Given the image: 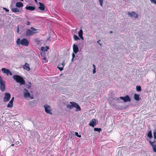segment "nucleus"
I'll list each match as a JSON object with an SVG mask.
<instances>
[{
    "instance_id": "8",
    "label": "nucleus",
    "mask_w": 156,
    "mask_h": 156,
    "mask_svg": "<svg viewBox=\"0 0 156 156\" xmlns=\"http://www.w3.org/2000/svg\"><path fill=\"white\" fill-rule=\"evenodd\" d=\"M2 71L4 73L6 74L7 76H12V75L11 71L7 69L3 68L2 69Z\"/></svg>"
},
{
    "instance_id": "30",
    "label": "nucleus",
    "mask_w": 156,
    "mask_h": 156,
    "mask_svg": "<svg viewBox=\"0 0 156 156\" xmlns=\"http://www.w3.org/2000/svg\"><path fill=\"white\" fill-rule=\"evenodd\" d=\"M153 136L154 140H156V130H154Z\"/></svg>"
},
{
    "instance_id": "16",
    "label": "nucleus",
    "mask_w": 156,
    "mask_h": 156,
    "mask_svg": "<svg viewBox=\"0 0 156 156\" xmlns=\"http://www.w3.org/2000/svg\"><path fill=\"white\" fill-rule=\"evenodd\" d=\"M11 10L12 12H15V13H16V12H22V10H20L19 9H18L17 8H11Z\"/></svg>"
},
{
    "instance_id": "37",
    "label": "nucleus",
    "mask_w": 156,
    "mask_h": 156,
    "mask_svg": "<svg viewBox=\"0 0 156 156\" xmlns=\"http://www.w3.org/2000/svg\"><path fill=\"white\" fill-rule=\"evenodd\" d=\"M26 24H27V25L28 26H29V25H30V22H29V21H27V23H26Z\"/></svg>"
},
{
    "instance_id": "22",
    "label": "nucleus",
    "mask_w": 156,
    "mask_h": 156,
    "mask_svg": "<svg viewBox=\"0 0 156 156\" xmlns=\"http://www.w3.org/2000/svg\"><path fill=\"white\" fill-rule=\"evenodd\" d=\"M83 31L81 29L79 30V32H78V35L79 37H80V39L82 40L84 39V38L83 37Z\"/></svg>"
},
{
    "instance_id": "26",
    "label": "nucleus",
    "mask_w": 156,
    "mask_h": 156,
    "mask_svg": "<svg viewBox=\"0 0 156 156\" xmlns=\"http://www.w3.org/2000/svg\"><path fill=\"white\" fill-rule=\"evenodd\" d=\"M42 62L43 63H45L46 62V56L42 57Z\"/></svg>"
},
{
    "instance_id": "7",
    "label": "nucleus",
    "mask_w": 156,
    "mask_h": 156,
    "mask_svg": "<svg viewBox=\"0 0 156 156\" xmlns=\"http://www.w3.org/2000/svg\"><path fill=\"white\" fill-rule=\"evenodd\" d=\"M11 98V94L9 93H5V97L3 98V101L8 102L9 101Z\"/></svg>"
},
{
    "instance_id": "45",
    "label": "nucleus",
    "mask_w": 156,
    "mask_h": 156,
    "mask_svg": "<svg viewBox=\"0 0 156 156\" xmlns=\"http://www.w3.org/2000/svg\"><path fill=\"white\" fill-rule=\"evenodd\" d=\"M112 33V31H110V33L111 34V33Z\"/></svg>"
},
{
    "instance_id": "34",
    "label": "nucleus",
    "mask_w": 156,
    "mask_h": 156,
    "mask_svg": "<svg viewBox=\"0 0 156 156\" xmlns=\"http://www.w3.org/2000/svg\"><path fill=\"white\" fill-rule=\"evenodd\" d=\"M99 2V3H100V5L101 6H102V4L103 3V0H98Z\"/></svg>"
},
{
    "instance_id": "1",
    "label": "nucleus",
    "mask_w": 156,
    "mask_h": 156,
    "mask_svg": "<svg viewBox=\"0 0 156 156\" xmlns=\"http://www.w3.org/2000/svg\"><path fill=\"white\" fill-rule=\"evenodd\" d=\"M38 33V29L35 28L33 27H31L30 29H28L26 30L25 35L26 37L32 36L34 34Z\"/></svg>"
},
{
    "instance_id": "14",
    "label": "nucleus",
    "mask_w": 156,
    "mask_h": 156,
    "mask_svg": "<svg viewBox=\"0 0 156 156\" xmlns=\"http://www.w3.org/2000/svg\"><path fill=\"white\" fill-rule=\"evenodd\" d=\"M128 14L129 16L131 17H135V18H137L138 16V15L136 13L134 12H128Z\"/></svg>"
},
{
    "instance_id": "39",
    "label": "nucleus",
    "mask_w": 156,
    "mask_h": 156,
    "mask_svg": "<svg viewBox=\"0 0 156 156\" xmlns=\"http://www.w3.org/2000/svg\"><path fill=\"white\" fill-rule=\"evenodd\" d=\"M75 57V55L74 53H72V58H74Z\"/></svg>"
},
{
    "instance_id": "21",
    "label": "nucleus",
    "mask_w": 156,
    "mask_h": 156,
    "mask_svg": "<svg viewBox=\"0 0 156 156\" xmlns=\"http://www.w3.org/2000/svg\"><path fill=\"white\" fill-rule=\"evenodd\" d=\"M41 50L42 51H44V52H47L48 50L49 49V47L46 46L45 47L42 46L41 48Z\"/></svg>"
},
{
    "instance_id": "32",
    "label": "nucleus",
    "mask_w": 156,
    "mask_h": 156,
    "mask_svg": "<svg viewBox=\"0 0 156 156\" xmlns=\"http://www.w3.org/2000/svg\"><path fill=\"white\" fill-rule=\"evenodd\" d=\"M41 55V56L42 57H45L46 56V53L45 52H44V51H42V52L40 53Z\"/></svg>"
},
{
    "instance_id": "46",
    "label": "nucleus",
    "mask_w": 156,
    "mask_h": 156,
    "mask_svg": "<svg viewBox=\"0 0 156 156\" xmlns=\"http://www.w3.org/2000/svg\"><path fill=\"white\" fill-rule=\"evenodd\" d=\"M36 3H37V0H34Z\"/></svg>"
},
{
    "instance_id": "41",
    "label": "nucleus",
    "mask_w": 156,
    "mask_h": 156,
    "mask_svg": "<svg viewBox=\"0 0 156 156\" xmlns=\"http://www.w3.org/2000/svg\"><path fill=\"white\" fill-rule=\"evenodd\" d=\"M14 97L12 98V99H11V101H12V102H13V100H14Z\"/></svg>"
},
{
    "instance_id": "48",
    "label": "nucleus",
    "mask_w": 156,
    "mask_h": 156,
    "mask_svg": "<svg viewBox=\"0 0 156 156\" xmlns=\"http://www.w3.org/2000/svg\"><path fill=\"white\" fill-rule=\"evenodd\" d=\"M20 1L21 2H23V0H20Z\"/></svg>"
},
{
    "instance_id": "42",
    "label": "nucleus",
    "mask_w": 156,
    "mask_h": 156,
    "mask_svg": "<svg viewBox=\"0 0 156 156\" xmlns=\"http://www.w3.org/2000/svg\"><path fill=\"white\" fill-rule=\"evenodd\" d=\"M100 41V40H99L98 41H97V43H99V44H100V45H101V44L100 43H99V41Z\"/></svg>"
},
{
    "instance_id": "12",
    "label": "nucleus",
    "mask_w": 156,
    "mask_h": 156,
    "mask_svg": "<svg viewBox=\"0 0 156 156\" xmlns=\"http://www.w3.org/2000/svg\"><path fill=\"white\" fill-rule=\"evenodd\" d=\"M65 60H64L63 61L62 63L58 64V68L61 71L63 70V69H64V66L66 65V63H65Z\"/></svg>"
},
{
    "instance_id": "19",
    "label": "nucleus",
    "mask_w": 156,
    "mask_h": 156,
    "mask_svg": "<svg viewBox=\"0 0 156 156\" xmlns=\"http://www.w3.org/2000/svg\"><path fill=\"white\" fill-rule=\"evenodd\" d=\"M25 8L26 10L30 11L34 10L35 9V8L33 6H26Z\"/></svg>"
},
{
    "instance_id": "17",
    "label": "nucleus",
    "mask_w": 156,
    "mask_h": 156,
    "mask_svg": "<svg viewBox=\"0 0 156 156\" xmlns=\"http://www.w3.org/2000/svg\"><path fill=\"white\" fill-rule=\"evenodd\" d=\"M39 6L38 7V8L44 11L45 9V6L44 4L41 2H39Z\"/></svg>"
},
{
    "instance_id": "15",
    "label": "nucleus",
    "mask_w": 156,
    "mask_h": 156,
    "mask_svg": "<svg viewBox=\"0 0 156 156\" xmlns=\"http://www.w3.org/2000/svg\"><path fill=\"white\" fill-rule=\"evenodd\" d=\"M73 50L74 53H76L79 51L78 46L76 44H74L73 45Z\"/></svg>"
},
{
    "instance_id": "2",
    "label": "nucleus",
    "mask_w": 156,
    "mask_h": 156,
    "mask_svg": "<svg viewBox=\"0 0 156 156\" xmlns=\"http://www.w3.org/2000/svg\"><path fill=\"white\" fill-rule=\"evenodd\" d=\"M16 43L18 45L21 44L24 46H27L29 44V42L26 38H23L21 40L19 38H18L17 39Z\"/></svg>"
},
{
    "instance_id": "40",
    "label": "nucleus",
    "mask_w": 156,
    "mask_h": 156,
    "mask_svg": "<svg viewBox=\"0 0 156 156\" xmlns=\"http://www.w3.org/2000/svg\"><path fill=\"white\" fill-rule=\"evenodd\" d=\"M93 73L94 74L95 72V68H94V69H93Z\"/></svg>"
},
{
    "instance_id": "29",
    "label": "nucleus",
    "mask_w": 156,
    "mask_h": 156,
    "mask_svg": "<svg viewBox=\"0 0 156 156\" xmlns=\"http://www.w3.org/2000/svg\"><path fill=\"white\" fill-rule=\"evenodd\" d=\"M34 41H35V42L37 43V44H38L40 41L39 39L38 38H36L35 39H34Z\"/></svg>"
},
{
    "instance_id": "38",
    "label": "nucleus",
    "mask_w": 156,
    "mask_h": 156,
    "mask_svg": "<svg viewBox=\"0 0 156 156\" xmlns=\"http://www.w3.org/2000/svg\"><path fill=\"white\" fill-rule=\"evenodd\" d=\"M17 33L18 34L19 33V28L18 27H17Z\"/></svg>"
},
{
    "instance_id": "27",
    "label": "nucleus",
    "mask_w": 156,
    "mask_h": 156,
    "mask_svg": "<svg viewBox=\"0 0 156 156\" xmlns=\"http://www.w3.org/2000/svg\"><path fill=\"white\" fill-rule=\"evenodd\" d=\"M136 90L138 91H141V87L140 86H136Z\"/></svg>"
},
{
    "instance_id": "13",
    "label": "nucleus",
    "mask_w": 156,
    "mask_h": 156,
    "mask_svg": "<svg viewBox=\"0 0 156 156\" xmlns=\"http://www.w3.org/2000/svg\"><path fill=\"white\" fill-rule=\"evenodd\" d=\"M24 96L26 98L29 97L30 96V93L28 92L27 89L26 88L23 89Z\"/></svg>"
},
{
    "instance_id": "35",
    "label": "nucleus",
    "mask_w": 156,
    "mask_h": 156,
    "mask_svg": "<svg viewBox=\"0 0 156 156\" xmlns=\"http://www.w3.org/2000/svg\"><path fill=\"white\" fill-rule=\"evenodd\" d=\"M151 2H153L155 4H156V0H150Z\"/></svg>"
},
{
    "instance_id": "47",
    "label": "nucleus",
    "mask_w": 156,
    "mask_h": 156,
    "mask_svg": "<svg viewBox=\"0 0 156 156\" xmlns=\"http://www.w3.org/2000/svg\"><path fill=\"white\" fill-rule=\"evenodd\" d=\"M74 58H72V61H73Z\"/></svg>"
},
{
    "instance_id": "3",
    "label": "nucleus",
    "mask_w": 156,
    "mask_h": 156,
    "mask_svg": "<svg viewBox=\"0 0 156 156\" xmlns=\"http://www.w3.org/2000/svg\"><path fill=\"white\" fill-rule=\"evenodd\" d=\"M70 104H71L70 105H66V107L67 108L71 109L73 108V107L76 108V111H80L81 110V108L80 106H79L78 104L75 102H70Z\"/></svg>"
},
{
    "instance_id": "23",
    "label": "nucleus",
    "mask_w": 156,
    "mask_h": 156,
    "mask_svg": "<svg viewBox=\"0 0 156 156\" xmlns=\"http://www.w3.org/2000/svg\"><path fill=\"white\" fill-rule=\"evenodd\" d=\"M16 5L17 7L21 8L23 6V4L21 2H17L16 3Z\"/></svg>"
},
{
    "instance_id": "36",
    "label": "nucleus",
    "mask_w": 156,
    "mask_h": 156,
    "mask_svg": "<svg viewBox=\"0 0 156 156\" xmlns=\"http://www.w3.org/2000/svg\"><path fill=\"white\" fill-rule=\"evenodd\" d=\"M3 9H5V11H6L7 12H9V10L7 9L6 8H3Z\"/></svg>"
},
{
    "instance_id": "5",
    "label": "nucleus",
    "mask_w": 156,
    "mask_h": 156,
    "mask_svg": "<svg viewBox=\"0 0 156 156\" xmlns=\"http://www.w3.org/2000/svg\"><path fill=\"white\" fill-rule=\"evenodd\" d=\"M0 89L2 92L5 90V82L2 80L1 76H0Z\"/></svg>"
},
{
    "instance_id": "44",
    "label": "nucleus",
    "mask_w": 156,
    "mask_h": 156,
    "mask_svg": "<svg viewBox=\"0 0 156 156\" xmlns=\"http://www.w3.org/2000/svg\"><path fill=\"white\" fill-rule=\"evenodd\" d=\"M14 144H11V146H13H13H14Z\"/></svg>"
},
{
    "instance_id": "11",
    "label": "nucleus",
    "mask_w": 156,
    "mask_h": 156,
    "mask_svg": "<svg viewBox=\"0 0 156 156\" xmlns=\"http://www.w3.org/2000/svg\"><path fill=\"white\" fill-rule=\"evenodd\" d=\"M97 123V122H96V119H93L90 121V123L89 124V125L93 127H94Z\"/></svg>"
},
{
    "instance_id": "28",
    "label": "nucleus",
    "mask_w": 156,
    "mask_h": 156,
    "mask_svg": "<svg viewBox=\"0 0 156 156\" xmlns=\"http://www.w3.org/2000/svg\"><path fill=\"white\" fill-rule=\"evenodd\" d=\"M94 131H97L98 132H100L101 131V128H95L94 129Z\"/></svg>"
},
{
    "instance_id": "20",
    "label": "nucleus",
    "mask_w": 156,
    "mask_h": 156,
    "mask_svg": "<svg viewBox=\"0 0 156 156\" xmlns=\"http://www.w3.org/2000/svg\"><path fill=\"white\" fill-rule=\"evenodd\" d=\"M147 136L149 138V139H147V140L149 141L152 138V136L151 130H150L149 132L148 133Z\"/></svg>"
},
{
    "instance_id": "6",
    "label": "nucleus",
    "mask_w": 156,
    "mask_h": 156,
    "mask_svg": "<svg viewBox=\"0 0 156 156\" xmlns=\"http://www.w3.org/2000/svg\"><path fill=\"white\" fill-rule=\"evenodd\" d=\"M44 110L46 113L50 114H52L51 113L52 110L51 109L50 106L48 105H45L44 106Z\"/></svg>"
},
{
    "instance_id": "33",
    "label": "nucleus",
    "mask_w": 156,
    "mask_h": 156,
    "mask_svg": "<svg viewBox=\"0 0 156 156\" xmlns=\"http://www.w3.org/2000/svg\"><path fill=\"white\" fill-rule=\"evenodd\" d=\"M75 135L78 137L79 138H80L81 137V136L80 135H79L78 134V133L76 132H75Z\"/></svg>"
},
{
    "instance_id": "43",
    "label": "nucleus",
    "mask_w": 156,
    "mask_h": 156,
    "mask_svg": "<svg viewBox=\"0 0 156 156\" xmlns=\"http://www.w3.org/2000/svg\"><path fill=\"white\" fill-rule=\"evenodd\" d=\"M93 67H94V68H95V66L93 64Z\"/></svg>"
},
{
    "instance_id": "18",
    "label": "nucleus",
    "mask_w": 156,
    "mask_h": 156,
    "mask_svg": "<svg viewBox=\"0 0 156 156\" xmlns=\"http://www.w3.org/2000/svg\"><path fill=\"white\" fill-rule=\"evenodd\" d=\"M23 69H24L27 70L28 71L30 70V68L29 66V64L27 63H26L23 66Z\"/></svg>"
},
{
    "instance_id": "24",
    "label": "nucleus",
    "mask_w": 156,
    "mask_h": 156,
    "mask_svg": "<svg viewBox=\"0 0 156 156\" xmlns=\"http://www.w3.org/2000/svg\"><path fill=\"white\" fill-rule=\"evenodd\" d=\"M134 98L135 100L136 101H139L140 100V97L139 94H135L134 95Z\"/></svg>"
},
{
    "instance_id": "31",
    "label": "nucleus",
    "mask_w": 156,
    "mask_h": 156,
    "mask_svg": "<svg viewBox=\"0 0 156 156\" xmlns=\"http://www.w3.org/2000/svg\"><path fill=\"white\" fill-rule=\"evenodd\" d=\"M74 38L75 40L77 41L79 39V38L78 36L76 35H74Z\"/></svg>"
},
{
    "instance_id": "9",
    "label": "nucleus",
    "mask_w": 156,
    "mask_h": 156,
    "mask_svg": "<svg viewBox=\"0 0 156 156\" xmlns=\"http://www.w3.org/2000/svg\"><path fill=\"white\" fill-rule=\"evenodd\" d=\"M156 142V141H151L150 140L149 141L150 144L151 146L153 151L155 153H156V144H154Z\"/></svg>"
},
{
    "instance_id": "10",
    "label": "nucleus",
    "mask_w": 156,
    "mask_h": 156,
    "mask_svg": "<svg viewBox=\"0 0 156 156\" xmlns=\"http://www.w3.org/2000/svg\"><path fill=\"white\" fill-rule=\"evenodd\" d=\"M121 99L122 100L125 102L127 101H131V99L129 96L126 95L125 97L120 96L119 98Z\"/></svg>"
},
{
    "instance_id": "25",
    "label": "nucleus",
    "mask_w": 156,
    "mask_h": 156,
    "mask_svg": "<svg viewBox=\"0 0 156 156\" xmlns=\"http://www.w3.org/2000/svg\"><path fill=\"white\" fill-rule=\"evenodd\" d=\"M13 107V102L9 101V103L8 104L7 107L8 108H12Z\"/></svg>"
},
{
    "instance_id": "4",
    "label": "nucleus",
    "mask_w": 156,
    "mask_h": 156,
    "mask_svg": "<svg viewBox=\"0 0 156 156\" xmlns=\"http://www.w3.org/2000/svg\"><path fill=\"white\" fill-rule=\"evenodd\" d=\"M13 79L17 83H19L21 85L25 84V81L23 77L20 75H15L13 76Z\"/></svg>"
}]
</instances>
